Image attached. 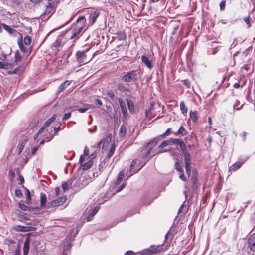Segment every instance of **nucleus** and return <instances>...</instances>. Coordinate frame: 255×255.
Returning <instances> with one entry per match:
<instances>
[{
	"instance_id": "nucleus-48",
	"label": "nucleus",
	"mask_w": 255,
	"mask_h": 255,
	"mask_svg": "<svg viewBox=\"0 0 255 255\" xmlns=\"http://www.w3.org/2000/svg\"><path fill=\"white\" fill-rule=\"evenodd\" d=\"M225 3H226V1L225 0H222L220 2V10L223 11V10H224L225 9Z\"/></svg>"
},
{
	"instance_id": "nucleus-17",
	"label": "nucleus",
	"mask_w": 255,
	"mask_h": 255,
	"mask_svg": "<svg viewBox=\"0 0 255 255\" xmlns=\"http://www.w3.org/2000/svg\"><path fill=\"white\" fill-rule=\"evenodd\" d=\"M99 209L100 207L99 206H96L93 209L90 210V214L87 217V221H90L92 219L93 217L95 215V214L99 211Z\"/></svg>"
},
{
	"instance_id": "nucleus-61",
	"label": "nucleus",
	"mask_w": 255,
	"mask_h": 255,
	"mask_svg": "<svg viewBox=\"0 0 255 255\" xmlns=\"http://www.w3.org/2000/svg\"><path fill=\"white\" fill-rule=\"evenodd\" d=\"M46 127V126H45L44 125H43V126H42V127L39 129V130L38 131V132H37V134H41V133L43 132V130L45 129V128Z\"/></svg>"
},
{
	"instance_id": "nucleus-25",
	"label": "nucleus",
	"mask_w": 255,
	"mask_h": 255,
	"mask_svg": "<svg viewBox=\"0 0 255 255\" xmlns=\"http://www.w3.org/2000/svg\"><path fill=\"white\" fill-rule=\"evenodd\" d=\"M127 104L129 112L133 113L134 111V105L132 101L130 99H127Z\"/></svg>"
},
{
	"instance_id": "nucleus-8",
	"label": "nucleus",
	"mask_w": 255,
	"mask_h": 255,
	"mask_svg": "<svg viewBox=\"0 0 255 255\" xmlns=\"http://www.w3.org/2000/svg\"><path fill=\"white\" fill-rule=\"evenodd\" d=\"M247 247L251 251L255 252V233H253L248 237Z\"/></svg>"
},
{
	"instance_id": "nucleus-32",
	"label": "nucleus",
	"mask_w": 255,
	"mask_h": 255,
	"mask_svg": "<svg viewBox=\"0 0 255 255\" xmlns=\"http://www.w3.org/2000/svg\"><path fill=\"white\" fill-rule=\"evenodd\" d=\"M169 145H177L180 143V140L177 138H171L168 139Z\"/></svg>"
},
{
	"instance_id": "nucleus-35",
	"label": "nucleus",
	"mask_w": 255,
	"mask_h": 255,
	"mask_svg": "<svg viewBox=\"0 0 255 255\" xmlns=\"http://www.w3.org/2000/svg\"><path fill=\"white\" fill-rule=\"evenodd\" d=\"M99 15V12L96 10L94 11L92 17V24H93L94 22L96 21V19H97Z\"/></svg>"
},
{
	"instance_id": "nucleus-2",
	"label": "nucleus",
	"mask_w": 255,
	"mask_h": 255,
	"mask_svg": "<svg viewBox=\"0 0 255 255\" xmlns=\"http://www.w3.org/2000/svg\"><path fill=\"white\" fill-rule=\"evenodd\" d=\"M139 72L137 70H131L123 73L121 77L122 81L127 83H134L138 80Z\"/></svg>"
},
{
	"instance_id": "nucleus-11",
	"label": "nucleus",
	"mask_w": 255,
	"mask_h": 255,
	"mask_svg": "<svg viewBox=\"0 0 255 255\" xmlns=\"http://www.w3.org/2000/svg\"><path fill=\"white\" fill-rule=\"evenodd\" d=\"M247 160V158L245 159H241L240 161L236 162L234 164H233L231 166H230L229 168V171L230 172H235L238 169H240L242 165L245 162V161Z\"/></svg>"
},
{
	"instance_id": "nucleus-15",
	"label": "nucleus",
	"mask_w": 255,
	"mask_h": 255,
	"mask_svg": "<svg viewBox=\"0 0 255 255\" xmlns=\"http://www.w3.org/2000/svg\"><path fill=\"white\" fill-rule=\"evenodd\" d=\"M52 7L47 6L45 10L44 11L43 14L41 15V18L43 19H48L50 18L51 15V12L52 11Z\"/></svg>"
},
{
	"instance_id": "nucleus-46",
	"label": "nucleus",
	"mask_w": 255,
	"mask_h": 255,
	"mask_svg": "<svg viewBox=\"0 0 255 255\" xmlns=\"http://www.w3.org/2000/svg\"><path fill=\"white\" fill-rule=\"evenodd\" d=\"M18 45L21 51L23 52H25L26 51V47H25L21 42H18Z\"/></svg>"
},
{
	"instance_id": "nucleus-60",
	"label": "nucleus",
	"mask_w": 255,
	"mask_h": 255,
	"mask_svg": "<svg viewBox=\"0 0 255 255\" xmlns=\"http://www.w3.org/2000/svg\"><path fill=\"white\" fill-rule=\"evenodd\" d=\"M15 61L16 62L20 61V55L18 53H15Z\"/></svg>"
},
{
	"instance_id": "nucleus-24",
	"label": "nucleus",
	"mask_w": 255,
	"mask_h": 255,
	"mask_svg": "<svg viewBox=\"0 0 255 255\" xmlns=\"http://www.w3.org/2000/svg\"><path fill=\"white\" fill-rule=\"evenodd\" d=\"M72 247V245L69 242H66L64 244L63 246V255H68L67 252L71 249Z\"/></svg>"
},
{
	"instance_id": "nucleus-45",
	"label": "nucleus",
	"mask_w": 255,
	"mask_h": 255,
	"mask_svg": "<svg viewBox=\"0 0 255 255\" xmlns=\"http://www.w3.org/2000/svg\"><path fill=\"white\" fill-rule=\"evenodd\" d=\"M182 83L188 88L190 87V82L187 79H185L182 81Z\"/></svg>"
},
{
	"instance_id": "nucleus-53",
	"label": "nucleus",
	"mask_w": 255,
	"mask_h": 255,
	"mask_svg": "<svg viewBox=\"0 0 255 255\" xmlns=\"http://www.w3.org/2000/svg\"><path fill=\"white\" fill-rule=\"evenodd\" d=\"M88 109H89V108L88 107H84V108H79L78 109V111L80 113H85V112H86Z\"/></svg>"
},
{
	"instance_id": "nucleus-10",
	"label": "nucleus",
	"mask_w": 255,
	"mask_h": 255,
	"mask_svg": "<svg viewBox=\"0 0 255 255\" xmlns=\"http://www.w3.org/2000/svg\"><path fill=\"white\" fill-rule=\"evenodd\" d=\"M197 172L196 171H193L191 177V182L192 183V188L195 191L198 187V182H197Z\"/></svg>"
},
{
	"instance_id": "nucleus-33",
	"label": "nucleus",
	"mask_w": 255,
	"mask_h": 255,
	"mask_svg": "<svg viewBox=\"0 0 255 255\" xmlns=\"http://www.w3.org/2000/svg\"><path fill=\"white\" fill-rule=\"evenodd\" d=\"M115 151V144H112L110 151L107 155V158L108 159H110L114 154Z\"/></svg>"
},
{
	"instance_id": "nucleus-28",
	"label": "nucleus",
	"mask_w": 255,
	"mask_h": 255,
	"mask_svg": "<svg viewBox=\"0 0 255 255\" xmlns=\"http://www.w3.org/2000/svg\"><path fill=\"white\" fill-rule=\"evenodd\" d=\"M137 159H135L134 160H133L132 161V162L130 165V168H129V171L131 172V174H130V176L132 175L133 174H134V173L137 172L138 170H139L141 168L140 167L137 171H132V169L135 166L136 164L137 163Z\"/></svg>"
},
{
	"instance_id": "nucleus-14",
	"label": "nucleus",
	"mask_w": 255,
	"mask_h": 255,
	"mask_svg": "<svg viewBox=\"0 0 255 255\" xmlns=\"http://www.w3.org/2000/svg\"><path fill=\"white\" fill-rule=\"evenodd\" d=\"M141 61L149 69H151L153 67L151 61L146 56L142 55Z\"/></svg>"
},
{
	"instance_id": "nucleus-3",
	"label": "nucleus",
	"mask_w": 255,
	"mask_h": 255,
	"mask_svg": "<svg viewBox=\"0 0 255 255\" xmlns=\"http://www.w3.org/2000/svg\"><path fill=\"white\" fill-rule=\"evenodd\" d=\"M151 148H147L146 150H144L143 151L141 152V148H140V153L139 155V158H141V163L142 165L141 168L143 167L148 161L149 159L148 157L149 156L151 152Z\"/></svg>"
},
{
	"instance_id": "nucleus-62",
	"label": "nucleus",
	"mask_w": 255,
	"mask_h": 255,
	"mask_svg": "<svg viewBox=\"0 0 255 255\" xmlns=\"http://www.w3.org/2000/svg\"><path fill=\"white\" fill-rule=\"evenodd\" d=\"M38 149V147H34L32 149V155H34L36 154Z\"/></svg>"
},
{
	"instance_id": "nucleus-44",
	"label": "nucleus",
	"mask_w": 255,
	"mask_h": 255,
	"mask_svg": "<svg viewBox=\"0 0 255 255\" xmlns=\"http://www.w3.org/2000/svg\"><path fill=\"white\" fill-rule=\"evenodd\" d=\"M26 203L27 204H28L31 200L30 193L28 190H27V191H26Z\"/></svg>"
},
{
	"instance_id": "nucleus-21",
	"label": "nucleus",
	"mask_w": 255,
	"mask_h": 255,
	"mask_svg": "<svg viewBox=\"0 0 255 255\" xmlns=\"http://www.w3.org/2000/svg\"><path fill=\"white\" fill-rule=\"evenodd\" d=\"M125 175V172L123 171H121L118 174V178L117 180H116L113 187H116L118 185H119L122 179L123 178Z\"/></svg>"
},
{
	"instance_id": "nucleus-43",
	"label": "nucleus",
	"mask_w": 255,
	"mask_h": 255,
	"mask_svg": "<svg viewBox=\"0 0 255 255\" xmlns=\"http://www.w3.org/2000/svg\"><path fill=\"white\" fill-rule=\"evenodd\" d=\"M15 196L18 198H21L22 196V193L21 190L19 189H17L15 191Z\"/></svg>"
},
{
	"instance_id": "nucleus-64",
	"label": "nucleus",
	"mask_w": 255,
	"mask_h": 255,
	"mask_svg": "<svg viewBox=\"0 0 255 255\" xmlns=\"http://www.w3.org/2000/svg\"><path fill=\"white\" fill-rule=\"evenodd\" d=\"M208 122L210 128H211L212 123V118L211 117H208Z\"/></svg>"
},
{
	"instance_id": "nucleus-52",
	"label": "nucleus",
	"mask_w": 255,
	"mask_h": 255,
	"mask_svg": "<svg viewBox=\"0 0 255 255\" xmlns=\"http://www.w3.org/2000/svg\"><path fill=\"white\" fill-rule=\"evenodd\" d=\"M126 186V183H124L121 185H120L117 190V192H119L121 191Z\"/></svg>"
},
{
	"instance_id": "nucleus-55",
	"label": "nucleus",
	"mask_w": 255,
	"mask_h": 255,
	"mask_svg": "<svg viewBox=\"0 0 255 255\" xmlns=\"http://www.w3.org/2000/svg\"><path fill=\"white\" fill-rule=\"evenodd\" d=\"M185 187L186 188V190L184 191V194L185 197L186 199H187V193L188 192V185L186 184L185 185Z\"/></svg>"
},
{
	"instance_id": "nucleus-26",
	"label": "nucleus",
	"mask_w": 255,
	"mask_h": 255,
	"mask_svg": "<svg viewBox=\"0 0 255 255\" xmlns=\"http://www.w3.org/2000/svg\"><path fill=\"white\" fill-rule=\"evenodd\" d=\"M126 134V128L125 126L123 124L121 126L119 133V135L121 137H125Z\"/></svg>"
},
{
	"instance_id": "nucleus-54",
	"label": "nucleus",
	"mask_w": 255,
	"mask_h": 255,
	"mask_svg": "<svg viewBox=\"0 0 255 255\" xmlns=\"http://www.w3.org/2000/svg\"><path fill=\"white\" fill-rule=\"evenodd\" d=\"M171 129L170 128H168L165 131V133H164L163 134H161V136L162 137H165L166 135H167L168 134V133L169 132H171Z\"/></svg>"
},
{
	"instance_id": "nucleus-51",
	"label": "nucleus",
	"mask_w": 255,
	"mask_h": 255,
	"mask_svg": "<svg viewBox=\"0 0 255 255\" xmlns=\"http://www.w3.org/2000/svg\"><path fill=\"white\" fill-rule=\"evenodd\" d=\"M167 151H169V150H166V149H163V150H162V149H160V150H159L157 152V153H155V152H153V153L154 154H153V155H152V156H151V157H152L153 156H154V155H156V154H158L162 153H163V152H167Z\"/></svg>"
},
{
	"instance_id": "nucleus-36",
	"label": "nucleus",
	"mask_w": 255,
	"mask_h": 255,
	"mask_svg": "<svg viewBox=\"0 0 255 255\" xmlns=\"http://www.w3.org/2000/svg\"><path fill=\"white\" fill-rule=\"evenodd\" d=\"M180 110L183 114L186 113L187 112V108L185 107V104L183 101H181L180 103Z\"/></svg>"
},
{
	"instance_id": "nucleus-49",
	"label": "nucleus",
	"mask_w": 255,
	"mask_h": 255,
	"mask_svg": "<svg viewBox=\"0 0 255 255\" xmlns=\"http://www.w3.org/2000/svg\"><path fill=\"white\" fill-rule=\"evenodd\" d=\"M22 68L21 67H17L16 68H15L13 71H12V72H9L10 74H18L19 73H20V69Z\"/></svg>"
},
{
	"instance_id": "nucleus-16",
	"label": "nucleus",
	"mask_w": 255,
	"mask_h": 255,
	"mask_svg": "<svg viewBox=\"0 0 255 255\" xmlns=\"http://www.w3.org/2000/svg\"><path fill=\"white\" fill-rule=\"evenodd\" d=\"M65 39L63 36H59L57 37L56 40L53 43L54 47H60L64 45Z\"/></svg>"
},
{
	"instance_id": "nucleus-13",
	"label": "nucleus",
	"mask_w": 255,
	"mask_h": 255,
	"mask_svg": "<svg viewBox=\"0 0 255 255\" xmlns=\"http://www.w3.org/2000/svg\"><path fill=\"white\" fill-rule=\"evenodd\" d=\"M175 168L179 172V178L183 181H186V177L183 173L182 166L179 161H177L175 164Z\"/></svg>"
},
{
	"instance_id": "nucleus-18",
	"label": "nucleus",
	"mask_w": 255,
	"mask_h": 255,
	"mask_svg": "<svg viewBox=\"0 0 255 255\" xmlns=\"http://www.w3.org/2000/svg\"><path fill=\"white\" fill-rule=\"evenodd\" d=\"M70 84L71 81L69 80H66L62 83L59 87L57 93L59 94L63 92Z\"/></svg>"
},
{
	"instance_id": "nucleus-47",
	"label": "nucleus",
	"mask_w": 255,
	"mask_h": 255,
	"mask_svg": "<svg viewBox=\"0 0 255 255\" xmlns=\"http://www.w3.org/2000/svg\"><path fill=\"white\" fill-rule=\"evenodd\" d=\"M107 95L110 97L112 99H113L115 96L114 92L111 90H108L107 91Z\"/></svg>"
},
{
	"instance_id": "nucleus-22",
	"label": "nucleus",
	"mask_w": 255,
	"mask_h": 255,
	"mask_svg": "<svg viewBox=\"0 0 255 255\" xmlns=\"http://www.w3.org/2000/svg\"><path fill=\"white\" fill-rule=\"evenodd\" d=\"M175 135H181V136H185L187 134V131H186L185 128L183 126H181L178 129V130L174 133Z\"/></svg>"
},
{
	"instance_id": "nucleus-38",
	"label": "nucleus",
	"mask_w": 255,
	"mask_h": 255,
	"mask_svg": "<svg viewBox=\"0 0 255 255\" xmlns=\"http://www.w3.org/2000/svg\"><path fill=\"white\" fill-rule=\"evenodd\" d=\"M2 26H3V28L8 32L9 33L12 34L14 31L13 29L10 28L9 26L6 25L5 24H2Z\"/></svg>"
},
{
	"instance_id": "nucleus-7",
	"label": "nucleus",
	"mask_w": 255,
	"mask_h": 255,
	"mask_svg": "<svg viewBox=\"0 0 255 255\" xmlns=\"http://www.w3.org/2000/svg\"><path fill=\"white\" fill-rule=\"evenodd\" d=\"M160 138L159 137H155L150 140L149 142L146 143L143 147H141V152L144 150H146L147 148H151V150H152L153 148L159 142Z\"/></svg>"
},
{
	"instance_id": "nucleus-5",
	"label": "nucleus",
	"mask_w": 255,
	"mask_h": 255,
	"mask_svg": "<svg viewBox=\"0 0 255 255\" xmlns=\"http://www.w3.org/2000/svg\"><path fill=\"white\" fill-rule=\"evenodd\" d=\"M76 56L78 63L80 65H84L88 62L87 56L84 51H78L76 52Z\"/></svg>"
},
{
	"instance_id": "nucleus-58",
	"label": "nucleus",
	"mask_w": 255,
	"mask_h": 255,
	"mask_svg": "<svg viewBox=\"0 0 255 255\" xmlns=\"http://www.w3.org/2000/svg\"><path fill=\"white\" fill-rule=\"evenodd\" d=\"M62 187L64 191L68 189V184L66 182H64L62 183Z\"/></svg>"
},
{
	"instance_id": "nucleus-40",
	"label": "nucleus",
	"mask_w": 255,
	"mask_h": 255,
	"mask_svg": "<svg viewBox=\"0 0 255 255\" xmlns=\"http://www.w3.org/2000/svg\"><path fill=\"white\" fill-rule=\"evenodd\" d=\"M24 42L25 45H29L31 42V38L29 36H26L24 38Z\"/></svg>"
},
{
	"instance_id": "nucleus-57",
	"label": "nucleus",
	"mask_w": 255,
	"mask_h": 255,
	"mask_svg": "<svg viewBox=\"0 0 255 255\" xmlns=\"http://www.w3.org/2000/svg\"><path fill=\"white\" fill-rule=\"evenodd\" d=\"M89 148L86 146L85 147L84 150V156H87L89 155Z\"/></svg>"
},
{
	"instance_id": "nucleus-1",
	"label": "nucleus",
	"mask_w": 255,
	"mask_h": 255,
	"mask_svg": "<svg viewBox=\"0 0 255 255\" xmlns=\"http://www.w3.org/2000/svg\"><path fill=\"white\" fill-rule=\"evenodd\" d=\"M86 20L84 16H80L73 23L71 28L66 31L67 34L70 33L71 35L67 38L69 39L76 40L82 35V31L85 28Z\"/></svg>"
},
{
	"instance_id": "nucleus-29",
	"label": "nucleus",
	"mask_w": 255,
	"mask_h": 255,
	"mask_svg": "<svg viewBox=\"0 0 255 255\" xmlns=\"http://www.w3.org/2000/svg\"><path fill=\"white\" fill-rule=\"evenodd\" d=\"M92 161L90 160L82 165V169L83 170H88L92 167Z\"/></svg>"
},
{
	"instance_id": "nucleus-4",
	"label": "nucleus",
	"mask_w": 255,
	"mask_h": 255,
	"mask_svg": "<svg viewBox=\"0 0 255 255\" xmlns=\"http://www.w3.org/2000/svg\"><path fill=\"white\" fill-rule=\"evenodd\" d=\"M66 197L63 196L58 198L56 200L51 201L47 203V208H53L61 205L66 201Z\"/></svg>"
},
{
	"instance_id": "nucleus-23",
	"label": "nucleus",
	"mask_w": 255,
	"mask_h": 255,
	"mask_svg": "<svg viewBox=\"0 0 255 255\" xmlns=\"http://www.w3.org/2000/svg\"><path fill=\"white\" fill-rule=\"evenodd\" d=\"M117 89L121 92H130V90L128 87L121 83H119L117 85Z\"/></svg>"
},
{
	"instance_id": "nucleus-27",
	"label": "nucleus",
	"mask_w": 255,
	"mask_h": 255,
	"mask_svg": "<svg viewBox=\"0 0 255 255\" xmlns=\"http://www.w3.org/2000/svg\"><path fill=\"white\" fill-rule=\"evenodd\" d=\"M190 117L194 123H196L197 122L198 116L196 111H191L190 112Z\"/></svg>"
},
{
	"instance_id": "nucleus-56",
	"label": "nucleus",
	"mask_w": 255,
	"mask_h": 255,
	"mask_svg": "<svg viewBox=\"0 0 255 255\" xmlns=\"http://www.w3.org/2000/svg\"><path fill=\"white\" fill-rule=\"evenodd\" d=\"M71 113H66L64 115V118H63V120H66L69 119L70 118V117H71Z\"/></svg>"
},
{
	"instance_id": "nucleus-39",
	"label": "nucleus",
	"mask_w": 255,
	"mask_h": 255,
	"mask_svg": "<svg viewBox=\"0 0 255 255\" xmlns=\"http://www.w3.org/2000/svg\"><path fill=\"white\" fill-rule=\"evenodd\" d=\"M25 142L23 141L21 142L18 146V154L20 155L22 151H23L24 147L25 146Z\"/></svg>"
},
{
	"instance_id": "nucleus-19",
	"label": "nucleus",
	"mask_w": 255,
	"mask_h": 255,
	"mask_svg": "<svg viewBox=\"0 0 255 255\" xmlns=\"http://www.w3.org/2000/svg\"><path fill=\"white\" fill-rule=\"evenodd\" d=\"M30 239L27 237L24 241L23 246V255H27L29 250Z\"/></svg>"
},
{
	"instance_id": "nucleus-42",
	"label": "nucleus",
	"mask_w": 255,
	"mask_h": 255,
	"mask_svg": "<svg viewBox=\"0 0 255 255\" xmlns=\"http://www.w3.org/2000/svg\"><path fill=\"white\" fill-rule=\"evenodd\" d=\"M9 66L10 64L7 63L0 62V68L4 69H7Z\"/></svg>"
},
{
	"instance_id": "nucleus-12",
	"label": "nucleus",
	"mask_w": 255,
	"mask_h": 255,
	"mask_svg": "<svg viewBox=\"0 0 255 255\" xmlns=\"http://www.w3.org/2000/svg\"><path fill=\"white\" fill-rule=\"evenodd\" d=\"M118 102L122 112L123 117L125 119H127L128 116V114L126 104L121 98L118 99Z\"/></svg>"
},
{
	"instance_id": "nucleus-37",
	"label": "nucleus",
	"mask_w": 255,
	"mask_h": 255,
	"mask_svg": "<svg viewBox=\"0 0 255 255\" xmlns=\"http://www.w3.org/2000/svg\"><path fill=\"white\" fill-rule=\"evenodd\" d=\"M19 208L22 211H30V208L24 204L19 203Z\"/></svg>"
},
{
	"instance_id": "nucleus-20",
	"label": "nucleus",
	"mask_w": 255,
	"mask_h": 255,
	"mask_svg": "<svg viewBox=\"0 0 255 255\" xmlns=\"http://www.w3.org/2000/svg\"><path fill=\"white\" fill-rule=\"evenodd\" d=\"M47 202V197L45 193H41L40 194V206L41 207H46L47 204H46Z\"/></svg>"
},
{
	"instance_id": "nucleus-50",
	"label": "nucleus",
	"mask_w": 255,
	"mask_h": 255,
	"mask_svg": "<svg viewBox=\"0 0 255 255\" xmlns=\"http://www.w3.org/2000/svg\"><path fill=\"white\" fill-rule=\"evenodd\" d=\"M26 228V227L22 226H16V229L17 231L23 232V231H25Z\"/></svg>"
},
{
	"instance_id": "nucleus-63",
	"label": "nucleus",
	"mask_w": 255,
	"mask_h": 255,
	"mask_svg": "<svg viewBox=\"0 0 255 255\" xmlns=\"http://www.w3.org/2000/svg\"><path fill=\"white\" fill-rule=\"evenodd\" d=\"M185 168H186V171L191 170V166H190V163H189L188 164H185Z\"/></svg>"
},
{
	"instance_id": "nucleus-59",
	"label": "nucleus",
	"mask_w": 255,
	"mask_h": 255,
	"mask_svg": "<svg viewBox=\"0 0 255 255\" xmlns=\"http://www.w3.org/2000/svg\"><path fill=\"white\" fill-rule=\"evenodd\" d=\"M125 38H126L125 35H124V34H119V35H118V39H119V40H124Z\"/></svg>"
},
{
	"instance_id": "nucleus-41",
	"label": "nucleus",
	"mask_w": 255,
	"mask_h": 255,
	"mask_svg": "<svg viewBox=\"0 0 255 255\" xmlns=\"http://www.w3.org/2000/svg\"><path fill=\"white\" fill-rule=\"evenodd\" d=\"M169 145V142L168 141V139L164 140L160 144V145L159 146V149H162V148L165 147L166 146H167V145Z\"/></svg>"
},
{
	"instance_id": "nucleus-30",
	"label": "nucleus",
	"mask_w": 255,
	"mask_h": 255,
	"mask_svg": "<svg viewBox=\"0 0 255 255\" xmlns=\"http://www.w3.org/2000/svg\"><path fill=\"white\" fill-rule=\"evenodd\" d=\"M56 115H53L51 118L48 119L44 124V126L46 127L49 126L56 119Z\"/></svg>"
},
{
	"instance_id": "nucleus-9",
	"label": "nucleus",
	"mask_w": 255,
	"mask_h": 255,
	"mask_svg": "<svg viewBox=\"0 0 255 255\" xmlns=\"http://www.w3.org/2000/svg\"><path fill=\"white\" fill-rule=\"evenodd\" d=\"M88 183L85 175L81 176L75 183V186L79 188H83Z\"/></svg>"
},
{
	"instance_id": "nucleus-34",
	"label": "nucleus",
	"mask_w": 255,
	"mask_h": 255,
	"mask_svg": "<svg viewBox=\"0 0 255 255\" xmlns=\"http://www.w3.org/2000/svg\"><path fill=\"white\" fill-rule=\"evenodd\" d=\"M184 156V162L185 164H188L190 163L191 160V156L189 153L186 152L185 153V155H183Z\"/></svg>"
},
{
	"instance_id": "nucleus-6",
	"label": "nucleus",
	"mask_w": 255,
	"mask_h": 255,
	"mask_svg": "<svg viewBox=\"0 0 255 255\" xmlns=\"http://www.w3.org/2000/svg\"><path fill=\"white\" fill-rule=\"evenodd\" d=\"M160 251V248L159 247L151 246L149 248L142 251L141 255H151Z\"/></svg>"
},
{
	"instance_id": "nucleus-31",
	"label": "nucleus",
	"mask_w": 255,
	"mask_h": 255,
	"mask_svg": "<svg viewBox=\"0 0 255 255\" xmlns=\"http://www.w3.org/2000/svg\"><path fill=\"white\" fill-rule=\"evenodd\" d=\"M178 144L180 145L182 153L185 155V153L187 152L185 144L183 141L180 140V143Z\"/></svg>"
}]
</instances>
